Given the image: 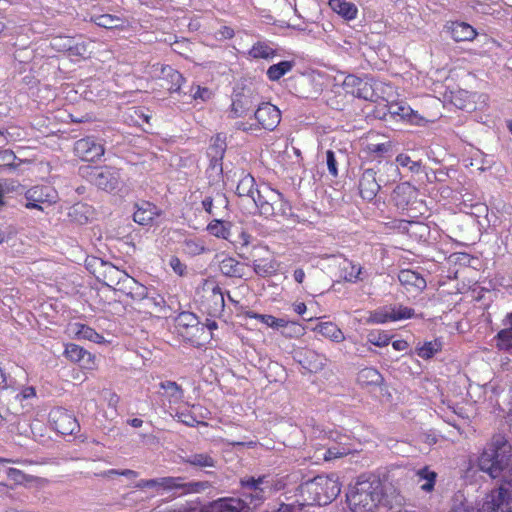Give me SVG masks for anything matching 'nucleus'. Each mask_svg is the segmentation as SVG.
<instances>
[{"instance_id": "1", "label": "nucleus", "mask_w": 512, "mask_h": 512, "mask_svg": "<svg viewBox=\"0 0 512 512\" xmlns=\"http://www.w3.org/2000/svg\"><path fill=\"white\" fill-rule=\"evenodd\" d=\"M480 471L497 484L512 488V445L503 434H495L478 457Z\"/></svg>"}, {"instance_id": "2", "label": "nucleus", "mask_w": 512, "mask_h": 512, "mask_svg": "<svg viewBox=\"0 0 512 512\" xmlns=\"http://www.w3.org/2000/svg\"><path fill=\"white\" fill-rule=\"evenodd\" d=\"M346 501L352 512H375L376 509L388 507V500L382 493L379 479H362L350 487Z\"/></svg>"}, {"instance_id": "3", "label": "nucleus", "mask_w": 512, "mask_h": 512, "mask_svg": "<svg viewBox=\"0 0 512 512\" xmlns=\"http://www.w3.org/2000/svg\"><path fill=\"white\" fill-rule=\"evenodd\" d=\"M300 496L307 505H327L340 493L341 486L335 475H318L302 483L298 488Z\"/></svg>"}, {"instance_id": "4", "label": "nucleus", "mask_w": 512, "mask_h": 512, "mask_svg": "<svg viewBox=\"0 0 512 512\" xmlns=\"http://www.w3.org/2000/svg\"><path fill=\"white\" fill-rule=\"evenodd\" d=\"M79 175L106 192H114L123 184L120 170L112 166H81Z\"/></svg>"}, {"instance_id": "5", "label": "nucleus", "mask_w": 512, "mask_h": 512, "mask_svg": "<svg viewBox=\"0 0 512 512\" xmlns=\"http://www.w3.org/2000/svg\"><path fill=\"white\" fill-rule=\"evenodd\" d=\"M323 441L322 448L318 449L316 454L318 458L322 456L325 461L341 458L353 451L350 437L338 431L325 432Z\"/></svg>"}, {"instance_id": "6", "label": "nucleus", "mask_w": 512, "mask_h": 512, "mask_svg": "<svg viewBox=\"0 0 512 512\" xmlns=\"http://www.w3.org/2000/svg\"><path fill=\"white\" fill-rule=\"evenodd\" d=\"M57 191L50 185H35L24 191L20 203L27 209L44 211L45 207L56 203Z\"/></svg>"}, {"instance_id": "7", "label": "nucleus", "mask_w": 512, "mask_h": 512, "mask_svg": "<svg viewBox=\"0 0 512 512\" xmlns=\"http://www.w3.org/2000/svg\"><path fill=\"white\" fill-rule=\"evenodd\" d=\"M240 485L243 489L242 499L252 508V511L261 505L265 499V492L270 489L271 482L268 476L262 475L257 478L254 476H245L240 479Z\"/></svg>"}, {"instance_id": "8", "label": "nucleus", "mask_w": 512, "mask_h": 512, "mask_svg": "<svg viewBox=\"0 0 512 512\" xmlns=\"http://www.w3.org/2000/svg\"><path fill=\"white\" fill-rule=\"evenodd\" d=\"M377 115L383 121H406L412 125H423L426 120L405 102H393L385 105V111L379 109Z\"/></svg>"}, {"instance_id": "9", "label": "nucleus", "mask_w": 512, "mask_h": 512, "mask_svg": "<svg viewBox=\"0 0 512 512\" xmlns=\"http://www.w3.org/2000/svg\"><path fill=\"white\" fill-rule=\"evenodd\" d=\"M261 103L259 93L252 87H242L235 90L232 97L231 117H244Z\"/></svg>"}, {"instance_id": "10", "label": "nucleus", "mask_w": 512, "mask_h": 512, "mask_svg": "<svg viewBox=\"0 0 512 512\" xmlns=\"http://www.w3.org/2000/svg\"><path fill=\"white\" fill-rule=\"evenodd\" d=\"M512 488L500 484L486 497L477 512H512Z\"/></svg>"}, {"instance_id": "11", "label": "nucleus", "mask_w": 512, "mask_h": 512, "mask_svg": "<svg viewBox=\"0 0 512 512\" xmlns=\"http://www.w3.org/2000/svg\"><path fill=\"white\" fill-rule=\"evenodd\" d=\"M105 149L101 139L87 136L74 144V153L83 161L94 162L104 155Z\"/></svg>"}, {"instance_id": "12", "label": "nucleus", "mask_w": 512, "mask_h": 512, "mask_svg": "<svg viewBox=\"0 0 512 512\" xmlns=\"http://www.w3.org/2000/svg\"><path fill=\"white\" fill-rule=\"evenodd\" d=\"M180 462L203 471L207 475H213L212 469L217 468L218 460L209 452H185L180 455Z\"/></svg>"}, {"instance_id": "13", "label": "nucleus", "mask_w": 512, "mask_h": 512, "mask_svg": "<svg viewBox=\"0 0 512 512\" xmlns=\"http://www.w3.org/2000/svg\"><path fill=\"white\" fill-rule=\"evenodd\" d=\"M201 512H252V508L240 497H222L204 505Z\"/></svg>"}, {"instance_id": "14", "label": "nucleus", "mask_w": 512, "mask_h": 512, "mask_svg": "<svg viewBox=\"0 0 512 512\" xmlns=\"http://www.w3.org/2000/svg\"><path fill=\"white\" fill-rule=\"evenodd\" d=\"M294 360L309 372L322 370L327 363L325 355L309 348H298L293 352Z\"/></svg>"}, {"instance_id": "15", "label": "nucleus", "mask_w": 512, "mask_h": 512, "mask_svg": "<svg viewBox=\"0 0 512 512\" xmlns=\"http://www.w3.org/2000/svg\"><path fill=\"white\" fill-rule=\"evenodd\" d=\"M254 118L257 120L259 128L272 131L281 121V112L275 105L261 102L254 112Z\"/></svg>"}, {"instance_id": "16", "label": "nucleus", "mask_w": 512, "mask_h": 512, "mask_svg": "<svg viewBox=\"0 0 512 512\" xmlns=\"http://www.w3.org/2000/svg\"><path fill=\"white\" fill-rule=\"evenodd\" d=\"M50 420L55 430L62 435H72L80 430V425L73 414L58 408L50 413Z\"/></svg>"}, {"instance_id": "17", "label": "nucleus", "mask_w": 512, "mask_h": 512, "mask_svg": "<svg viewBox=\"0 0 512 512\" xmlns=\"http://www.w3.org/2000/svg\"><path fill=\"white\" fill-rule=\"evenodd\" d=\"M331 258L340 270V277L346 282L357 283L364 280L365 272L360 264H356L343 256L332 255Z\"/></svg>"}, {"instance_id": "18", "label": "nucleus", "mask_w": 512, "mask_h": 512, "mask_svg": "<svg viewBox=\"0 0 512 512\" xmlns=\"http://www.w3.org/2000/svg\"><path fill=\"white\" fill-rule=\"evenodd\" d=\"M383 187L374 169H365L359 181L360 195L364 200L372 201Z\"/></svg>"}, {"instance_id": "19", "label": "nucleus", "mask_w": 512, "mask_h": 512, "mask_svg": "<svg viewBox=\"0 0 512 512\" xmlns=\"http://www.w3.org/2000/svg\"><path fill=\"white\" fill-rule=\"evenodd\" d=\"M276 190L269 185H262L256 190V197L253 202L259 209V213L266 217H273V202L276 199Z\"/></svg>"}, {"instance_id": "20", "label": "nucleus", "mask_w": 512, "mask_h": 512, "mask_svg": "<svg viewBox=\"0 0 512 512\" xmlns=\"http://www.w3.org/2000/svg\"><path fill=\"white\" fill-rule=\"evenodd\" d=\"M417 196V189L410 183L404 182L396 186L392 199L398 209L407 210L410 205L416 202Z\"/></svg>"}, {"instance_id": "21", "label": "nucleus", "mask_w": 512, "mask_h": 512, "mask_svg": "<svg viewBox=\"0 0 512 512\" xmlns=\"http://www.w3.org/2000/svg\"><path fill=\"white\" fill-rule=\"evenodd\" d=\"M202 307L211 317H218L222 314L225 307L224 295L219 286H213L211 291L204 296Z\"/></svg>"}, {"instance_id": "22", "label": "nucleus", "mask_w": 512, "mask_h": 512, "mask_svg": "<svg viewBox=\"0 0 512 512\" xmlns=\"http://www.w3.org/2000/svg\"><path fill=\"white\" fill-rule=\"evenodd\" d=\"M199 324L198 317L189 311H183L175 318V326L183 337H193L195 334L192 330H198Z\"/></svg>"}, {"instance_id": "23", "label": "nucleus", "mask_w": 512, "mask_h": 512, "mask_svg": "<svg viewBox=\"0 0 512 512\" xmlns=\"http://www.w3.org/2000/svg\"><path fill=\"white\" fill-rule=\"evenodd\" d=\"M91 22L99 27L110 30H124L129 26V20L127 18L111 14L91 16Z\"/></svg>"}, {"instance_id": "24", "label": "nucleus", "mask_w": 512, "mask_h": 512, "mask_svg": "<svg viewBox=\"0 0 512 512\" xmlns=\"http://www.w3.org/2000/svg\"><path fill=\"white\" fill-rule=\"evenodd\" d=\"M174 491H179V495L203 493L212 487L209 481H188L182 477H174Z\"/></svg>"}, {"instance_id": "25", "label": "nucleus", "mask_w": 512, "mask_h": 512, "mask_svg": "<svg viewBox=\"0 0 512 512\" xmlns=\"http://www.w3.org/2000/svg\"><path fill=\"white\" fill-rule=\"evenodd\" d=\"M135 212L133 220L140 225H149L156 215H158L157 207L147 201H141L135 204Z\"/></svg>"}, {"instance_id": "26", "label": "nucleus", "mask_w": 512, "mask_h": 512, "mask_svg": "<svg viewBox=\"0 0 512 512\" xmlns=\"http://www.w3.org/2000/svg\"><path fill=\"white\" fill-rule=\"evenodd\" d=\"M398 280L407 290L414 288L422 291L427 285L426 280L419 273L409 269L401 270L398 274Z\"/></svg>"}, {"instance_id": "27", "label": "nucleus", "mask_w": 512, "mask_h": 512, "mask_svg": "<svg viewBox=\"0 0 512 512\" xmlns=\"http://www.w3.org/2000/svg\"><path fill=\"white\" fill-rule=\"evenodd\" d=\"M329 7L346 21L354 20L358 15L357 6L346 0H329Z\"/></svg>"}, {"instance_id": "28", "label": "nucleus", "mask_w": 512, "mask_h": 512, "mask_svg": "<svg viewBox=\"0 0 512 512\" xmlns=\"http://www.w3.org/2000/svg\"><path fill=\"white\" fill-rule=\"evenodd\" d=\"M449 29L456 42L472 41L477 35L476 30L466 22H452Z\"/></svg>"}, {"instance_id": "29", "label": "nucleus", "mask_w": 512, "mask_h": 512, "mask_svg": "<svg viewBox=\"0 0 512 512\" xmlns=\"http://www.w3.org/2000/svg\"><path fill=\"white\" fill-rule=\"evenodd\" d=\"M69 218L80 225L88 223L93 217V208L85 203L78 202L70 207Z\"/></svg>"}, {"instance_id": "30", "label": "nucleus", "mask_w": 512, "mask_h": 512, "mask_svg": "<svg viewBox=\"0 0 512 512\" xmlns=\"http://www.w3.org/2000/svg\"><path fill=\"white\" fill-rule=\"evenodd\" d=\"M106 266L105 269V277L108 278L109 283L107 285L112 286L115 285L117 290L119 288H123L126 283H133V278L130 277L126 272L119 270L112 264H104Z\"/></svg>"}, {"instance_id": "31", "label": "nucleus", "mask_w": 512, "mask_h": 512, "mask_svg": "<svg viewBox=\"0 0 512 512\" xmlns=\"http://www.w3.org/2000/svg\"><path fill=\"white\" fill-rule=\"evenodd\" d=\"M220 272L230 278H242L244 276L245 264L238 262L232 257H225L219 263Z\"/></svg>"}, {"instance_id": "32", "label": "nucleus", "mask_w": 512, "mask_h": 512, "mask_svg": "<svg viewBox=\"0 0 512 512\" xmlns=\"http://www.w3.org/2000/svg\"><path fill=\"white\" fill-rule=\"evenodd\" d=\"M26 163L29 161L18 158L10 149L0 150V167L8 172L20 171V167Z\"/></svg>"}, {"instance_id": "33", "label": "nucleus", "mask_w": 512, "mask_h": 512, "mask_svg": "<svg viewBox=\"0 0 512 512\" xmlns=\"http://www.w3.org/2000/svg\"><path fill=\"white\" fill-rule=\"evenodd\" d=\"M383 380L381 373L373 367H365L357 374V382L362 386H380Z\"/></svg>"}, {"instance_id": "34", "label": "nucleus", "mask_w": 512, "mask_h": 512, "mask_svg": "<svg viewBox=\"0 0 512 512\" xmlns=\"http://www.w3.org/2000/svg\"><path fill=\"white\" fill-rule=\"evenodd\" d=\"M313 330L336 343L342 342L345 339L341 329L332 322H320Z\"/></svg>"}, {"instance_id": "35", "label": "nucleus", "mask_w": 512, "mask_h": 512, "mask_svg": "<svg viewBox=\"0 0 512 512\" xmlns=\"http://www.w3.org/2000/svg\"><path fill=\"white\" fill-rule=\"evenodd\" d=\"M175 485L174 477L168 476L147 480L142 479L135 484V487L139 489L160 487L167 491H174Z\"/></svg>"}, {"instance_id": "36", "label": "nucleus", "mask_w": 512, "mask_h": 512, "mask_svg": "<svg viewBox=\"0 0 512 512\" xmlns=\"http://www.w3.org/2000/svg\"><path fill=\"white\" fill-rule=\"evenodd\" d=\"M252 267L256 275L269 277L275 275L279 269V263L275 259L254 260Z\"/></svg>"}, {"instance_id": "37", "label": "nucleus", "mask_w": 512, "mask_h": 512, "mask_svg": "<svg viewBox=\"0 0 512 512\" xmlns=\"http://www.w3.org/2000/svg\"><path fill=\"white\" fill-rule=\"evenodd\" d=\"M226 143L225 140L221 139L219 136L214 140V143L208 148V156L211 160V165L215 168L219 166L222 171V159L224 157L226 151Z\"/></svg>"}, {"instance_id": "38", "label": "nucleus", "mask_w": 512, "mask_h": 512, "mask_svg": "<svg viewBox=\"0 0 512 512\" xmlns=\"http://www.w3.org/2000/svg\"><path fill=\"white\" fill-rule=\"evenodd\" d=\"M379 181L383 186H387L397 181L400 176L398 165L393 162H385L378 170Z\"/></svg>"}, {"instance_id": "39", "label": "nucleus", "mask_w": 512, "mask_h": 512, "mask_svg": "<svg viewBox=\"0 0 512 512\" xmlns=\"http://www.w3.org/2000/svg\"><path fill=\"white\" fill-rule=\"evenodd\" d=\"M354 96L370 102H376L379 95L375 92L373 84L368 79L358 82V88L350 91Z\"/></svg>"}, {"instance_id": "40", "label": "nucleus", "mask_w": 512, "mask_h": 512, "mask_svg": "<svg viewBox=\"0 0 512 512\" xmlns=\"http://www.w3.org/2000/svg\"><path fill=\"white\" fill-rule=\"evenodd\" d=\"M231 228L232 224L230 222L219 219H214L207 225V231L211 235L225 240H230Z\"/></svg>"}, {"instance_id": "41", "label": "nucleus", "mask_w": 512, "mask_h": 512, "mask_svg": "<svg viewBox=\"0 0 512 512\" xmlns=\"http://www.w3.org/2000/svg\"><path fill=\"white\" fill-rule=\"evenodd\" d=\"M418 480L417 483L420 485L421 490L424 492H431L434 489L437 473L430 470L429 467H423L416 473Z\"/></svg>"}, {"instance_id": "42", "label": "nucleus", "mask_w": 512, "mask_h": 512, "mask_svg": "<svg viewBox=\"0 0 512 512\" xmlns=\"http://www.w3.org/2000/svg\"><path fill=\"white\" fill-rule=\"evenodd\" d=\"M119 291L125 293L127 296H130L133 300H146L149 299L147 294V288L142 284L138 283L133 278V283H126L123 288H119Z\"/></svg>"}, {"instance_id": "43", "label": "nucleus", "mask_w": 512, "mask_h": 512, "mask_svg": "<svg viewBox=\"0 0 512 512\" xmlns=\"http://www.w3.org/2000/svg\"><path fill=\"white\" fill-rule=\"evenodd\" d=\"M295 63L294 61L284 60L277 64L271 65L266 74L270 81H278L281 77H283L286 73L290 72Z\"/></svg>"}, {"instance_id": "44", "label": "nucleus", "mask_w": 512, "mask_h": 512, "mask_svg": "<svg viewBox=\"0 0 512 512\" xmlns=\"http://www.w3.org/2000/svg\"><path fill=\"white\" fill-rule=\"evenodd\" d=\"M276 330H279L283 336L288 338H297L304 334L302 325L285 318H281V326H278Z\"/></svg>"}, {"instance_id": "45", "label": "nucleus", "mask_w": 512, "mask_h": 512, "mask_svg": "<svg viewBox=\"0 0 512 512\" xmlns=\"http://www.w3.org/2000/svg\"><path fill=\"white\" fill-rule=\"evenodd\" d=\"M254 186V178L250 174H247L239 181L236 187V193L239 197L247 196L254 200L256 197V190L258 189Z\"/></svg>"}, {"instance_id": "46", "label": "nucleus", "mask_w": 512, "mask_h": 512, "mask_svg": "<svg viewBox=\"0 0 512 512\" xmlns=\"http://www.w3.org/2000/svg\"><path fill=\"white\" fill-rule=\"evenodd\" d=\"M276 197L275 202H273V217H288L292 215V207L290 203L284 199L283 194L276 190Z\"/></svg>"}, {"instance_id": "47", "label": "nucleus", "mask_w": 512, "mask_h": 512, "mask_svg": "<svg viewBox=\"0 0 512 512\" xmlns=\"http://www.w3.org/2000/svg\"><path fill=\"white\" fill-rule=\"evenodd\" d=\"M162 74L169 77L170 79L171 86L168 87V90L171 92H180L182 83L184 81L182 74L170 66L162 67Z\"/></svg>"}, {"instance_id": "48", "label": "nucleus", "mask_w": 512, "mask_h": 512, "mask_svg": "<svg viewBox=\"0 0 512 512\" xmlns=\"http://www.w3.org/2000/svg\"><path fill=\"white\" fill-rule=\"evenodd\" d=\"M183 253L189 256H197L206 251L204 243L200 239H185L182 244Z\"/></svg>"}, {"instance_id": "49", "label": "nucleus", "mask_w": 512, "mask_h": 512, "mask_svg": "<svg viewBox=\"0 0 512 512\" xmlns=\"http://www.w3.org/2000/svg\"><path fill=\"white\" fill-rule=\"evenodd\" d=\"M76 327H77V330L75 333L79 338L89 340L94 343H101L102 340L104 339L102 335H100L93 328H91L87 325L77 324Z\"/></svg>"}, {"instance_id": "50", "label": "nucleus", "mask_w": 512, "mask_h": 512, "mask_svg": "<svg viewBox=\"0 0 512 512\" xmlns=\"http://www.w3.org/2000/svg\"><path fill=\"white\" fill-rule=\"evenodd\" d=\"M249 54L253 58H262V59H269L273 58L276 54L275 50L271 48L269 45L258 42L249 51Z\"/></svg>"}, {"instance_id": "51", "label": "nucleus", "mask_w": 512, "mask_h": 512, "mask_svg": "<svg viewBox=\"0 0 512 512\" xmlns=\"http://www.w3.org/2000/svg\"><path fill=\"white\" fill-rule=\"evenodd\" d=\"M395 164L403 168H407L408 171L414 174H418L421 171L422 165L420 161H414L407 154H399L395 159Z\"/></svg>"}, {"instance_id": "52", "label": "nucleus", "mask_w": 512, "mask_h": 512, "mask_svg": "<svg viewBox=\"0 0 512 512\" xmlns=\"http://www.w3.org/2000/svg\"><path fill=\"white\" fill-rule=\"evenodd\" d=\"M442 349V343L439 340L425 342L417 351L419 357L423 359L432 358L438 351Z\"/></svg>"}, {"instance_id": "53", "label": "nucleus", "mask_w": 512, "mask_h": 512, "mask_svg": "<svg viewBox=\"0 0 512 512\" xmlns=\"http://www.w3.org/2000/svg\"><path fill=\"white\" fill-rule=\"evenodd\" d=\"M388 309L391 314V321L409 319L414 315V309L402 305L390 306Z\"/></svg>"}, {"instance_id": "54", "label": "nucleus", "mask_w": 512, "mask_h": 512, "mask_svg": "<svg viewBox=\"0 0 512 512\" xmlns=\"http://www.w3.org/2000/svg\"><path fill=\"white\" fill-rule=\"evenodd\" d=\"M246 316L249 318H254L262 322L268 327L273 329H277L278 326H281V318H276L272 315L268 314H259L253 311L246 312Z\"/></svg>"}, {"instance_id": "55", "label": "nucleus", "mask_w": 512, "mask_h": 512, "mask_svg": "<svg viewBox=\"0 0 512 512\" xmlns=\"http://www.w3.org/2000/svg\"><path fill=\"white\" fill-rule=\"evenodd\" d=\"M86 350L77 344L69 343L65 347L64 355L72 362H79L83 359Z\"/></svg>"}, {"instance_id": "56", "label": "nucleus", "mask_w": 512, "mask_h": 512, "mask_svg": "<svg viewBox=\"0 0 512 512\" xmlns=\"http://www.w3.org/2000/svg\"><path fill=\"white\" fill-rule=\"evenodd\" d=\"M510 325L509 328L500 330L496 335L498 346L501 349H512V324Z\"/></svg>"}, {"instance_id": "57", "label": "nucleus", "mask_w": 512, "mask_h": 512, "mask_svg": "<svg viewBox=\"0 0 512 512\" xmlns=\"http://www.w3.org/2000/svg\"><path fill=\"white\" fill-rule=\"evenodd\" d=\"M368 340L370 343L377 347L387 346L390 342V337L387 333L382 331H371L368 334Z\"/></svg>"}, {"instance_id": "58", "label": "nucleus", "mask_w": 512, "mask_h": 512, "mask_svg": "<svg viewBox=\"0 0 512 512\" xmlns=\"http://www.w3.org/2000/svg\"><path fill=\"white\" fill-rule=\"evenodd\" d=\"M160 387L171 393V396L175 399L183 397V389L174 381H163L160 383Z\"/></svg>"}, {"instance_id": "59", "label": "nucleus", "mask_w": 512, "mask_h": 512, "mask_svg": "<svg viewBox=\"0 0 512 512\" xmlns=\"http://www.w3.org/2000/svg\"><path fill=\"white\" fill-rule=\"evenodd\" d=\"M326 163H327L329 173L333 177H337L338 176L337 160L335 158V153L332 150H328L326 152Z\"/></svg>"}, {"instance_id": "60", "label": "nucleus", "mask_w": 512, "mask_h": 512, "mask_svg": "<svg viewBox=\"0 0 512 512\" xmlns=\"http://www.w3.org/2000/svg\"><path fill=\"white\" fill-rule=\"evenodd\" d=\"M390 317H391V314H390L389 309L387 308L384 311L374 312L371 315L370 320L374 323H386L388 321H391Z\"/></svg>"}, {"instance_id": "61", "label": "nucleus", "mask_w": 512, "mask_h": 512, "mask_svg": "<svg viewBox=\"0 0 512 512\" xmlns=\"http://www.w3.org/2000/svg\"><path fill=\"white\" fill-rule=\"evenodd\" d=\"M369 149L372 153H375L378 156L382 157L391 151V144L390 143L372 144L369 146Z\"/></svg>"}, {"instance_id": "62", "label": "nucleus", "mask_w": 512, "mask_h": 512, "mask_svg": "<svg viewBox=\"0 0 512 512\" xmlns=\"http://www.w3.org/2000/svg\"><path fill=\"white\" fill-rule=\"evenodd\" d=\"M154 511L155 512H197V508H195V507H187L185 505H181V506L176 507V508L157 506L154 509Z\"/></svg>"}, {"instance_id": "63", "label": "nucleus", "mask_w": 512, "mask_h": 512, "mask_svg": "<svg viewBox=\"0 0 512 512\" xmlns=\"http://www.w3.org/2000/svg\"><path fill=\"white\" fill-rule=\"evenodd\" d=\"M171 268L173 269V271L178 274L179 276H182L185 274L186 272V265L183 264L179 258L177 257H171L170 259V262H169Z\"/></svg>"}, {"instance_id": "64", "label": "nucleus", "mask_w": 512, "mask_h": 512, "mask_svg": "<svg viewBox=\"0 0 512 512\" xmlns=\"http://www.w3.org/2000/svg\"><path fill=\"white\" fill-rule=\"evenodd\" d=\"M7 476L16 483H22L24 480H26L27 477L26 474L16 468H9L7 470Z\"/></svg>"}]
</instances>
